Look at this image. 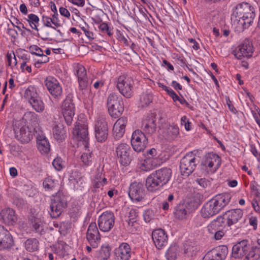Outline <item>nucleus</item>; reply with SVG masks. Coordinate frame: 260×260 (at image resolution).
<instances>
[{
    "label": "nucleus",
    "instance_id": "nucleus-1",
    "mask_svg": "<svg viewBox=\"0 0 260 260\" xmlns=\"http://www.w3.org/2000/svg\"><path fill=\"white\" fill-rule=\"evenodd\" d=\"M231 195L229 193L218 194L206 202L200 213L204 218H209L219 213L230 202Z\"/></svg>",
    "mask_w": 260,
    "mask_h": 260
},
{
    "label": "nucleus",
    "instance_id": "nucleus-2",
    "mask_svg": "<svg viewBox=\"0 0 260 260\" xmlns=\"http://www.w3.org/2000/svg\"><path fill=\"white\" fill-rule=\"evenodd\" d=\"M231 195L229 193L218 194L206 202L200 213L204 218H209L219 213L230 202Z\"/></svg>",
    "mask_w": 260,
    "mask_h": 260
},
{
    "label": "nucleus",
    "instance_id": "nucleus-3",
    "mask_svg": "<svg viewBox=\"0 0 260 260\" xmlns=\"http://www.w3.org/2000/svg\"><path fill=\"white\" fill-rule=\"evenodd\" d=\"M172 171L164 167L153 172L146 178L145 186L148 191L154 192L159 191L170 180Z\"/></svg>",
    "mask_w": 260,
    "mask_h": 260
},
{
    "label": "nucleus",
    "instance_id": "nucleus-4",
    "mask_svg": "<svg viewBox=\"0 0 260 260\" xmlns=\"http://www.w3.org/2000/svg\"><path fill=\"white\" fill-rule=\"evenodd\" d=\"M232 18H235L241 22L244 28H247L253 22L255 17V8L249 3L243 2L237 4L232 10Z\"/></svg>",
    "mask_w": 260,
    "mask_h": 260
},
{
    "label": "nucleus",
    "instance_id": "nucleus-5",
    "mask_svg": "<svg viewBox=\"0 0 260 260\" xmlns=\"http://www.w3.org/2000/svg\"><path fill=\"white\" fill-rule=\"evenodd\" d=\"M87 121L85 115H78L72 132L73 137L79 141H82L86 148L88 147L89 140Z\"/></svg>",
    "mask_w": 260,
    "mask_h": 260
},
{
    "label": "nucleus",
    "instance_id": "nucleus-6",
    "mask_svg": "<svg viewBox=\"0 0 260 260\" xmlns=\"http://www.w3.org/2000/svg\"><path fill=\"white\" fill-rule=\"evenodd\" d=\"M49 211L53 218L58 217L68 206L67 196L61 190L53 195Z\"/></svg>",
    "mask_w": 260,
    "mask_h": 260
},
{
    "label": "nucleus",
    "instance_id": "nucleus-7",
    "mask_svg": "<svg viewBox=\"0 0 260 260\" xmlns=\"http://www.w3.org/2000/svg\"><path fill=\"white\" fill-rule=\"evenodd\" d=\"M253 253L252 244L247 239L237 242L232 248V255L236 258L245 256L247 260H256Z\"/></svg>",
    "mask_w": 260,
    "mask_h": 260
},
{
    "label": "nucleus",
    "instance_id": "nucleus-8",
    "mask_svg": "<svg viewBox=\"0 0 260 260\" xmlns=\"http://www.w3.org/2000/svg\"><path fill=\"white\" fill-rule=\"evenodd\" d=\"M15 137L22 144L27 143L32 139L35 132L32 127L23 124V121L15 120L13 122Z\"/></svg>",
    "mask_w": 260,
    "mask_h": 260
},
{
    "label": "nucleus",
    "instance_id": "nucleus-9",
    "mask_svg": "<svg viewBox=\"0 0 260 260\" xmlns=\"http://www.w3.org/2000/svg\"><path fill=\"white\" fill-rule=\"evenodd\" d=\"M134 81L127 74L119 76L117 80L116 87L119 92L126 98H131L134 95Z\"/></svg>",
    "mask_w": 260,
    "mask_h": 260
},
{
    "label": "nucleus",
    "instance_id": "nucleus-10",
    "mask_svg": "<svg viewBox=\"0 0 260 260\" xmlns=\"http://www.w3.org/2000/svg\"><path fill=\"white\" fill-rule=\"evenodd\" d=\"M116 153L119 162L124 166L128 165L136 157V153H133L129 146L124 143L117 145Z\"/></svg>",
    "mask_w": 260,
    "mask_h": 260
},
{
    "label": "nucleus",
    "instance_id": "nucleus-11",
    "mask_svg": "<svg viewBox=\"0 0 260 260\" xmlns=\"http://www.w3.org/2000/svg\"><path fill=\"white\" fill-rule=\"evenodd\" d=\"M198 161L192 152L186 154L180 160V170L182 175L188 177L195 170Z\"/></svg>",
    "mask_w": 260,
    "mask_h": 260
},
{
    "label": "nucleus",
    "instance_id": "nucleus-12",
    "mask_svg": "<svg viewBox=\"0 0 260 260\" xmlns=\"http://www.w3.org/2000/svg\"><path fill=\"white\" fill-rule=\"evenodd\" d=\"M158 120V123L162 124L166 122V118L160 116V115H151L147 116L142 121V126L143 131L148 135L151 136L156 132L157 129L156 120Z\"/></svg>",
    "mask_w": 260,
    "mask_h": 260
},
{
    "label": "nucleus",
    "instance_id": "nucleus-13",
    "mask_svg": "<svg viewBox=\"0 0 260 260\" xmlns=\"http://www.w3.org/2000/svg\"><path fill=\"white\" fill-rule=\"evenodd\" d=\"M107 106L109 114H122L124 111L122 98L117 93H110L107 100Z\"/></svg>",
    "mask_w": 260,
    "mask_h": 260
},
{
    "label": "nucleus",
    "instance_id": "nucleus-14",
    "mask_svg": "<svg viewBox=\"0 0 260 260\" xmlns=\"http://www.w3.org/2000/svg\"><path fill=\"white\" fill-rule=\"evenodd\" d=\"M131 142L133 149L137 152L143 151L148 143L146 136L139 129L133 133Z\"/></svg>",
    "mask_w": 260,
    "mask_h": 260
},
{
    "label": "nucleus",
    "instance_id": "nucleus-15",
    "mask_svg": "<svg viewBox=\"0 0 260 260\" xmlns=\"http://www.w3.org/2000/svg\"><path fill=\"white\" fill-rule=\"evenodd\" d=\"M220 157L213 153L207 154L202 162V165L208 174H213L220 166Z\"/></svg>",
    "mask_w": 260,
    "mask_h": 260
},
{
    "label": "nucleus",
    "instance_id": "nucleus-16",
    "mask_svg": "<svg viewBox=\"0 0 260 260\" xmlns=\"http://www.w3.org/2000/svg\"><path fill=\"white\" fill-rule=\"evenodd\" d=\"M95 137L98 142H104L108 137V127L106 119L100 116L95 122L94 125Z\"/></svg>",
    "mask_w": 260,
    "mask_h": 260
},
{
    "label": "nucleus",
    "instance_id": "nucleus-17",
    "mask_svg": "<svg viewBox=\"0 0 260 260\" xmlns=\"http://www.w3.org/2000/svg\"><path fill=\"white\" fill-rule=\"evenodd\" d=\"M254 52V48L252 42L248 39H245L233 51L235 56L238 59L243 58L251 57Z\"/></svg>",
    "mask_w": 260,
    "mask_h": 260
},
{
    "label": "nucleus",
    "instance_id": "nucleus-18",
    "mask_svg": "<svg viewBox=\"0 0 260 260\" xmlns=\"http://www.w3.org/2000/svg\"><path fill=\"white\" fill-rule=\"evenodd\" d=\"M114 224L115 216L114 213L111 211L104 212L99 218V227L102 232L110 231L113 228Z\"/></svg>",
    "mask_w": 260,
    "mask_h": 260
},
{
    "label": "nucleus",
    "instance_id": "nucleus-19",
    "mask_svg": "<svg viewBox=\"0 0 260 260\" xmlns=\"http://www.w3.org/2000/svg\"><path fill=\"white\" fill-rule=\"evenodd\" d=\"M44 82L49 93L54 99L59 100L61 98L62 89L56 78L52 76H48L46 78Z\"/></svg>",
    "mask_w": 260,
    "mask_h": 260
},
{
    "label": "nucleus",
    "instance_id": "nucleus-20",
    "mask_svg": "<svg viewBox=\"0 0 260 260\" xmlns=\"http://www.w3.org/2000/svg\"><path fill=\"white\" fill-rule=\"evenodd\" d=\"M145 189L143 183L137 182L132 183L129 187L128 196L133 202H141L144 199Z\"/></svg>",
    "mask_w": 260,
    "mask_h": 260
},
{
    "label": "nucleus",
    "instance_id": "nucleus-21",
    "mask_svg": "<svg viewBox=\"0 0 260 260\" xmlns=\"http://www.w3.org/2000/svg\"><path fill=\"white\" fill-rule=\"evenodd\" d=\"M228 252V248L226 245H219L208 251L202 260H224Z\"/></svg>",
    "mask_w": 260,
    "mask_h": 260
},
{
    "label": "nucleus",
    "instance_id": "nucleus-22",
    "mask_svg": "<svg viewBox=\"0 0 260 260\" xmlns=\"http://www.w3.org/2000/svg\"><path fill=\"white\" fill-rule=\"evenodd\" d=\"M73 67L74 74L78 78L79 89L81 90L85 89L88 84L86 69L79 63H74Z\"/></svg>",
    "mask_w": 260,
    "mask_h": 260
},
{
    "label": "nucleus",
    "instance_id": "nucleus-23",
    "mask_svg": "<svg viewBox=\"0 0 260 260\" xmlns=\"http://www.w3.org/2000/svg\"><path fill=\"white\" fill-rule=\"evenodd\" d=\"M243 216V210L240 209H236L227 211L221 217L224 218L225 225L230 227L241 221Z\"/></svg>",
    "mask_w": 260,
    "mask_h": 260
},
{
    "label": "nucleus",
    "instance_id": "nucleus-24",
    "mask_svg": "<svg viewBox=\"0 0 260 260\" xmlns=\"http://www.w3.org/2000/svg\"><path fill=\"white\" fill-rule=\"evenodd\" d=\"M86 239L91 246L96 248L101 241V236L95 222H91L86 232Z\"/></svg>",
    "mask_w": 260,
    "mask_h": 260
},
{
    "label": "nucleus",
    "instance_id": "nucleus-25",
    "mask_svg": "<svg viewBox=\"0 0 260 260\" xmlns=\"http://www.w3.org/2000/svg\"><path fill=\"white\" fill-rule=\"evenodd\" d=\"M28 223L32 231L40 235L45 234L44 222L38 214H31L28 217Z\"/></svg>",
    "mask_w": 260,
    "mask_h": 260
},
{
    "label": "nucleus",
    "instance_id": "nucleus-26",
    "mask_svg": "<svg viewBox=\"0 0 260 260\" xmlns=\"http://www.w3.org/2000/svg\"><path fill=\"white\" fill-rule=\"evenodd\" d=\"M14 246L12 236L9 233L0 239V256L6 257L10 254V251Z\"/></svg>",
    "mask_w": 260,
    "mask_h": 260
},
{
    "label": "nucleus",
    "instance_id": "nucleus-27",
    "mask_svg": "<svg viewBox=\"0 0 260 260\" xmlns=\"http://www.w3.org/2000/svg\"><path fill=\"white\" fill-rule=\"evenodd\" d=\"M152 238L158 249H161L168 243V236L166 232L161 229H156L152 233Z\"/></svg>",
    "mask_w": 260,
    "mask_h": 260
},
{
    "label": "nucleus",
    "instance_id": "nucleus-28",
    "mask_svg": "<svg viewBox=\"0 0 260 260\" xmlns=\"http://www.w3.org/2000/svg\"><path fill=\"white\" fill-rule=\"evenodd\" d=\"M127 122V117L125 116L120 117L117 120L113 128V138L114 140H119L123 137Z\"/></svg>",
    "mask_w": 260,
    "mask_h": 260
},
{
    "label": "nucleus",
    "instance_id": "nucleus-29",
    "mask_svg": "<svg viewBox=\"0 0 260 260\" xmlns=\"http://www.w3.org/2000/svg\"><path fill=\"white\" fill-rule=\"evenodd\" d=\"M1 220L9 225H14L17 222V217L14 210L10 208L3 209L0 212Z\"/></svg>",
    "mask_w": 260,
    "mask_h": 260
},
{
    "label": "nucleus",
    "instance_id": "nucleus-30",
    "mask_svg": "<svg viewBox=\"0 0 260 260\" xmlns=\"http://www.w3.org/2000/svg\"><path fill=\"white\" fill-rule=\"evenodd\" d=\"M132 253L131 247L127 243H122L115 249V254L121 260H128Z\"/></svg>",
    "mask_w": 260,
    "mask_h": 260
},
{
    "label": "nucleus",
    "instance_id": "nucleus-31",
    "mask_svg": "<svg viewBox=\"0 0 260 260\" xmlns=\"http://www.w3.org/2000/svg\"><path fill=\"white\" fill-rule=\"evenodd\" d=\"M190 205L187 202L178 204L174 208V214L175 217L182 220L186 218L190 212Z\"/></svg>",
    "mask_w": 260,
    "mask_h": 260
},
{
    "label": "nucleus",
    "instance_id": "nucleus-32",
    "mask_svg": "<svg viewBox=\"0 0 260 260\" xmlns=\"http://www.w3.org/2000/svg\"><path fill=\"white\" fill-rule=\"evenodd\" d=\"M225 226L224 218L221 216H218L208 224L207 229L209 233L212 235L220 229H223Z\"/></svg>",
    "mask_w": 260,
    "mask_h": 260
},
{
    "label": "nucleus",
    "instance_id": "nucleus-33",
    "mask_svg": "<svg viewBox=\"0 0 260 260\" xmlns=\"http://www.w3.org/2000/svg\"><path fill=\"white\" fill-rule=\"evenodd\" d=\"M72 98V95L69 94L62 103L60 107L62 114H75V107Z\"/></svg>",
    "mask_w": 260,
    "mask_h": 260
},
{
    "label": "nucleus",
    "instance_id": "nucleus-34",
    "mask_svg": "<svg viewBox=\"0 0 260 260\" xmlns=\"http://www.w3.org/2000/svg\"><path fill=\"white\" fill-rule=\"evenodd\" d=\"M54 139L59 142H62L67 137L66 129L62 124H56L53 128Z\"/></svg>",
    "mask_w": 260,
    "mask_h": 260
},
{
    "label": "nucleus",
    "instance_id": "nucleus-35",
    "mask_svg": "<svg viewBox=\"0 0 260 260\" xmlns=\"http://www.w3.org/2000/svg\"><path fill=\"white\" fill-rule=\"evenodd\" d=\"M179 135V128L177 125L174 124L168 126L165 133L166 139L169 141L174 140L178 138Z\"/></svg>",
    "mask_w": 260,
    "mask_h": 260
},
{
    "label": "nucleus",
    "instance_id": "nucleus-36",
    "mask_svg": "<svg viewBox=\"0 0 260 260\" xmlns=\"http://www.w3.org/2000/svg\"><path fill=\"white\" fill-rule=\"evenodd\" d=\"M38 150L41 153H47L50 151V145L48 140L44 136H40L37 138Z\"/></svg>",
    "mask_w": 260,
    "mask_h": 260
},
{
    "label": "nucleus",
    "instance_id": "nucleus-37",
    "mask_svg": "<svg viewBox=\"0 0 260 260\" xmlns=\"http://www.w3.org/2000/svg\"><path fill=\"white\" fill-rule=\"evenodd\" d=\"M20 120L23 121L24 124L28 125L29 127H32L34 132H37L36 128L38 125L37 115H23Z\"/></svg>",
    "mask_w": 260,
    "mask_h": 260
},
{
    "label": "nucleus",
    "instance_id": "nucleus-38",
    "mask_svg": "<svg viewBox=\"0 0 260 260\" xmlns=\"http://www.w3.org/2000/svg\"><path fill=\"white\" fill-rule=\"evenodd\" d=\"M180 252L179 246L177 244H172L166 251L165 256L167 260H176Z\"/></svg>",
    "mask_w": 260,
    "mask_h": 260
},
{
    "label": "nucleus",
    "instance_id": "nucleus-39",
    "mask_svg": "<svg viewBox=\"0 0 260 260\" xmlns=\"http://www.w3.org/2000/svg\"><path fill=\"white\" fill-rule=\"evenodd\" d=\"M153 96L152 95L143 92L140 95L139 108L143 109L149 106V105L152 102Z\"/></svg>",
    "mask_w": 260,
    "mask_h": 260
},
{
    "label": "nucleus",
    "instance_id": "nucleus-40",
    "mask_svg": "<svg viewBox=\"0 0 260 260\" xmlns=\"http://www.w3.org/2000/svg\"><path fill=\"white\" fill-rule=\"evenodd\" d=\"M88 148H85L86 151L83 152L81 156L80 159L83 164L86 166H90L93 159V154Z\"/></svg>",
    "mask_w": 260,
    "mask_h": 260
},
{
    "label": "nucleus",
    "instance_id": "nucleus-41",
    "mask_svg": "<svg viewBox=\"0 0 260 260\" xmlns=\"http://www.w3.org/2000/svg\"><path fill=\"white\" fill-rule=\"evenodd\" d=\"M111 249L109 245L102 246L97 252L96 257L99 260H107L110 256Z\"/></svg>",
    "mask_w": 260,
    "mask_h": 260
},
{
    "label": "nucleus",
    "instance_id": "nucleus-42",
    "mask_svg": "<svg viewBox=\"0 0 260 260\" xmlns=\"http://www.w3.org/2000/svg\"><path fill=\"white\" fill-rule=\"evenodd\" d=\"M24 97L29 103L39 96L37 92V89L32 86H29L25 91Z\"/></svg>",
    "mask_w": 260,
    "mask_h": 260
},
{
    "label": "nucleus",
    "instance_id": "nucleus-43",
    "mask_svg": "<svg viewBox=\"0 0 260 260\" xmlns=\"http://www.w3.org/2000/svg\"><path fill=\"white\" fill-rule=\"evenodd\" d=\"M39 244V241L37 239H28L25 242V247L27 251L34 252L38 250Z\"/></svg>",
    "mask_w": 260,
    "mask_h": 260
},
{
    "label": "nucleus",
    "instance_id": "nucleus-44",
    "mask_svg": "<svg viewBox=\"0 0 260 260\" xmlns=\"http://www.w3.org/2000/svg\"><path fill=\"white\" fill-rule=\"evenodd\" d=\"M148 154L151 155V156L147 158L145 160L146 163L151 164L152 167H156L159 165V163L158 162V159L156 157L157 151L155 149L152 148L149 150Z\"/></svg>",
    "mask_w": 260,
    "mask_h": 260
},
{
    "label": "nucleus",
    "instance_id": "nucleus-45",
    "mask_svg": "<svg viewBox=\"0 0 260 260\" xmlns=\"http://www.w3.org/2000/svg\"><path fill=\"white\" fill-rule=\"evenodd\" d=\"M32 108L38 113H42L45 109V104L40 97L29 102Z\"/></svg>",
    "mask_w": 260,
    "mask_h": 260
},
{
    "label": "nucleus",
    "instance_id": "nucleus-46",
    "mask_svg": "<svg viewBox=\"0 0 260 260\" xmlns=\"http://www.w3.org/2000/svg\"><path fill=\"white\" fill-rule=\"evenodd\" d=\"M29 23V26L32 29L38 31V26L39 23L40 19L39 17L34 14H30L28 15V18L25 19Z\"/></svg>",
    "mask_w": 260,
    "mask_h": 260
},
{
    "label": "nucleus",
    "instance_id": "nucleus-47",
    "mask_svg": "<svg viewBox=\"0 0 260 260\" xmlns=\"http://www.w3.org/2000/svg\"><path fill=\"white\" fill-rule=\"evenodd\" d=\"M43 184L46 190H52L57 186L58 181L55 179H53L52 177L48 176L44 180Z\"/></svg>",
    "mask_w": 260,
    "mask_h": 260
},
{
    "label": "nucleus",
    "instance_id": "nucleus-48",
    "mask_svg": "<svg viewBox=\"0 0 260 260\" xmlns=\"http://www.w3.org/2000/svg\"><path fill=\"white\" fill-rule=\"evenodd\" d=\"M58 14L55 13L51 15L50 18L52 21V24L53 25V27H52V29L56 30L60 34H61V32L59 29H57V28L60 27L62 26V24L58 18Z\"/></svg>",
    "mask_w": 260,
    "mask_h": 260
},
{
    "label": "nucleus",
    "instance_id": "nucleus-49",
    "mask_svg": "<svg viewBox=\"0 0 260 260\" xmlns=\"http://www.w3.org/2000/svg\"><path fill=\"white\" fill-rule=\"evenodd\" d=\"M175 199L174 194L170 193L168 197L167 201L162 204V209L164 210H168L170 206H172L175 202Z\"/></svg>",
    "mask_w": 260,
    "mask_h": 260
},
{
    "label": "nucleus",
    "instance_id": "nucleus-50",
    "mask_svg": "<svg viewBox=\"0 0 260 260\" xmlns=\"http://www.w3.org/2000/svg\"><path fill=\"white\" fill-rule=\"evenodd\" d=\"M252 250L256 260L260 258V238H258L256 243L252 244Z\"/></svg>",
    "mask_w": 260,
    "mask_h": 260
},
{
    "label": "nucleus",
    "instance_id": "nucleus-51",
    "mask_svg": "<svg viewBox=\"0 0 260 260\" xmlns=\"http://www.w3.org/2000/svg\"><path fill=\"white\" fill-rule=\"evenodd\" d=\"M57 118H58L61 122L64 120L68 125H70L72 123L73 118L72 115H56L54 119H56Z\"/></svg>",
    "mask_w": 260,
    "mask_h": 260
},
{
    "label": "nucleus",
    "instance_id": "nucleus-52",
    "mask_svg": "<svg viewBox=\"0 0 260 260\" xmlns=\"http://www.w3.org/2000/svg\"><path fill=\"white\" fill-rule=\"evenodd\" d=\"M250 187L255 197H260V186L255 181L250 182Z\"/></svg>",
    "mask_w": 260,
    "mask_h": 260
},
{
    "label": "nucleus",
    "instance_id": "nucleus-53",
    "mask_svg": "<svg viewBox=\"0 0 260 260\" xmlns=\"http://www.w3.org/2000/svg\"><path fill=\"white\" fill-rule=\"evenodd\" d=\"M154 213L153 210L147 209L143 213L144 220L146 222H149L154 218Z\"/></svg>",
    "mask_w": 260,
    "mask_h": 260
},
{
    "label": "nucleus",
    "instance_id": "nucleus-54",
    "mask_svg": "<svg viewBox=\"0 0 260 260\" xmlns=\"http://www.w3.org/2000/svg\"><path fill=\"white\" fill-rule=\"evenodd\" d=\"M70 224L67 222H62L59 223L58 231L61 235H66L68 233V230L70 228Z\"/></svg>",
    "mask_w": 260,
    "mask_h": 260
},
{
    "label": "nucleus",
    "instance_id": "nucleus-55",
    "mask_svg": "<svg viewBox=\"0 0 260 260\" xmlns=\"http://www.w3.org/2000/svg\"><path fill=\"white\" fill-rule=\"evenodd\" d=\"M7 58L8 64L9 66H15L17 64V60L14 53H7Z\"/></svg>",
    "mask_w": 260,
    "mask_h": 260
},
{
    "label": "nucleus",
    "instance_id": "nucleus-56",
    "mask_svg": "<svg viewBox=\"0 0 260 260\" xmlns=\"http://www.w3.org/2000/svg\"><path fill=\"white\" fill-rule=\"evenodd\" d=\"M30 52L32 54L36 55L37 56H42L43 53H44L43 50L38 47L37 45H33L29 47Z\"/></svg>",
    "mask_w": 260,
    "mask_h": 260
},
{
    "label": "nucleus",
    "instance_id": "nucleus-57",
    "mask_svg": "<svg viewBox=\"0 0 260 260\" xmlns=\"http://www.w3.org/2000/svg\"><path fill=\"white\" fill-rule=\"evenodd\" d=\"M52 165L56 170H61L63 168L62 158L60 157H56L53 160Z\"/></svg>",
    "mask_w": 260,
    "mask_h": 260
},
{
    "label": "nucleus",
    "instance_id": "nucleus-58",
    "mask_svg": "<svg viewBox=\"0 0 260 260\" xmlns=\"http://www.w3.org/2000/svg\"><path fill=\"white\" fill-rule=\"evenodd\" d=\"M99 28L102 32L107 34L109 36L113 35V32L111 31V30L110 29L106 23L103 22L101 23L99 25Z\"/></svg>",
    "mask_w": 260,
    "mask_h": 260
},
{
    "label": "nucleus",
    "instance_id": "nucleus-59",
    "mask_svg": "<svg viewBox=\"0 0 260 260\" xmlns=\"http://www.w3.org/2000/svg\"><path fill=\"white\" fill-rule=\"evenodd\" d=\"M42 21L44 26L51 28L53 27L52 21L50 17L43 15L42 17Z\"/></svg>",
    "mask_w": 260,
    "mask_h": 260
},
{
    "label": "nucleus",
    "instance_id": "nucleus-60",
    "mask_svg": "<svg viewBox=\"0 0 260 260\" xmlns=\"http://www.w3.org/2000/svg\"><path fill=\"white\" fill-rule=\"evenodd\" d=\"M195 181L203 188H206L210 185V181L206 178H198Z\"/></svg>",
    "mask_w": 260,
    "mask_h": 260
},
{
    "label": "nucleus",
    "instance_id": "nucleus-61",
    "mask_svg": "<svg viewBox=\"0 0 260 260\" xmlns=\"http://www.w3.org/2000/svg\"><path fill=\"white\" fill-rule=\"evenodd\" d=\"M191 123L189 121L186 116H184L181 118V125H184L186 131H189L191 129Z\"/></svg>",
    "mask_w": 260,
    "mask_h": 260
},
{
    "label": "nucleus",
    "instance_id": "nucleus-62",
    "mask_svg": "<svg viewBox=\"0 0 260 260\" xmlns=\"http://www.w3.org/2000/svg\"><path fill=\"white\" fill-rule=\"evenodd\" d=\"M225 99L229 110L231 112L235 114L237 112V110L233 106L232 102L230 100L229 96H225Z\"/></svg>",
    "mask_w": 260,
    "mask_h": 260
},
{
    "label": "nucleus",
    "instance_id": "nucleus-63",
    "mask_svg": "<svg viewBox=\"0 0 260 260\" xmlns=\"http://www.w3.org/2000/svg\"><path fill=\"white\" fill-rule=\"evenodd\" d=\"M138 216V211L137 209H131L128 212V218L136 220Z\"/></svg>",
    "mask_w": 260,
    "mask_h": 260
},
{
    "label": "nucleus",
    "instance_id": "nucleus-64",
    "mask_svg": "<svg viewBox=\"0 0 260 260\" xmlns=\"http://www.w3.org/2000/svg\"><path fill=\"white\" fill-rule=\"evenodd\" d=\"M59 11L61 16H64L68 19L70 18L71 14L67 9L61 7L59 8Z\"/></svg>",
    "mask_w": 260,
    "mask_h": 260
}]
</instances>
